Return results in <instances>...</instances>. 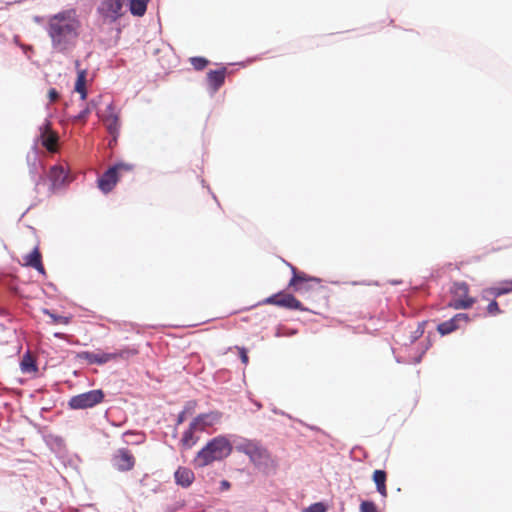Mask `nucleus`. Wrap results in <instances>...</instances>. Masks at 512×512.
<instances>
[{
  "mask_svg": "<svg viewBox=\"0 0 512 512\" xmlns=\"http://www.w3.org/2000/svg\"><path fill=\"white\" fill-rule=\"evenodd\" d=\"M458 329L457 322H439L437 330L441 335H447Z\"/></svg>",
  "mask_w": 512,
  "mask_h": 512,
  "instance_id": "obj_25",
  "label": "nucleus"
},
{
  "mask_svg": "<svg viewBox=\"0 0 512 512\" xmlns=\"http://www.w3.org/2000/svg\"><path fill=\"white\" fill-rule=\"evenodd\" d=\"M103 399L104 392L101 389H95L71 397L68 406L73 410H83L96 406Z\"/></svg>",
  "mask_w": 512,
  "mask_h": 512,
  "instance_id": "obj_7",
  "label": "nucleus"
},
{
  "mask_svg": "<svg viewBox=\"0 0 512 512\" xmlns=\"http://www.w3.org/2000/svg\"><path fill=\"white\" fill-rule=\"evenodd\" d=\"M113 467L121 472L130 471L135 465V458L132 453L126 449H118L112 457Z\"/></svg>",
  "mask_w": 512,
  "mask_h": 512,
  "instance_id": "obj_10",
  "label": "nucleus"
},
{
  "mask_svg": "<svg viewBox=\"0 0 512 512\" xmlns=\"http://www.w3.org/2000/svg\"><path fill=\"white\" fill-rule=\"evenodd\" d=\"M291 309H302V306L300 301L290 294V310Z\"/></svg>",
  "mask_w": 512,
  "mask_h": 512,
  "instance_id": "obj_36",
  "label": "nucleus"
},
{
  "mask_svg": "<svg viewBox=\"0 0 512 512\" xmlns=\"http://www.w3.org/2000/svg\"><path fill=\"white\" fill-rule=\"evenodd\" d=\"M373 480L376 484V489L378 493L386 497L387 496V489H386V473L383 470H375L373 473Z\"/></svg>",
  "mask_w": 512,
  "mask_h": 512,
  "instance_id": "obj_20",
  "label": "nucleus"
},
{
  "mask_svg": "<svg viewBox=\"0 0 512 512\" xmlns=\"http://www.w3.org/2000/svg\"><path fill=\"white\" fill-rule=\"evenodd\" d=\"M290 272L292 273L290 278V289H293L295 292L306 294L320 284L321 280L319 278L308 276L306 273L299 271L291 264Z\"/></svg>",
  "mask_w": 512,
  "mask_h": 512,
  "instance_id": "obj_6",
  "label": "nucleus"
},
{
  "mask_svg": "<svg viewBox=\"0 0 512 512\" xmlns=\"http://www.w3.org/2000/svg\"><path fill=\"white\" fill-rule=\"evenodd\" d=\"M209 320L216 321V320H221V318L216 317V318H210Z\"/></svg>",
  "mask_w": 512,
  "mask_h": 512,
  "instance_id": "obj_46",
  "label": "nucleus"
},
{
  "mask_svg": "<svg viewBox=\"0 0 512 512\" xmlns=\"http://www.w3.org/2000/svg\"><path fill=\"white\" fill-rule=\"evenodd\" d=\"M117 354L115 353H106V352H90V351H81L77 353L76 358L80 361H86L88 364H105L113 359H115Z\"/></svg>",
  "mask_w": 512,
  "mask_h": 512,
  "instance_id": "obj_12",
  "label": "nucleus"
},
{
  "mask_svg": "<svg viewBox=\"0 0 512 512\" xmlns=\"http://www.w3.org/2000/svg\"><path fill=\"white\" fill-rule=\"evenodd\" d=\"M449 320H453V321H456V320H469V317L465 313H458V314L452 316Z\"/></svg>",
  "mask_w": 512,
  "mask_h": 512,
  "instance_id": "obj_38",
  "label": "nucleus"
},
{
  "mask_svg": "<svg viewBox=\"0 0 512 512\" xmlns=\"http://www.w3.org/2000/svg\"><path fill=\"white\" fill-rule=\"evenodd\" d=\"M41 138H42V145L49 151V152H54L56 150V139L53 135L51 136H43L41 135Z\"/></svg>",
  "mask_w": 512,
  "mask_h": 512,
  "instance_id": "obj_27",
  "label": "nucleus"
},
{
  "mask_svg": "<svg viewBox=\"0 0 512 512\" xmlns=\"http://www.w3.org/2000/svg\"><path fill=\"white\" fill-rule=\"evenodd\" d=\"M272 411H273L274 413H276V414H277V413H280V411H279V410H277L276 408H272ZM281 414H282V415H284V412H281Z\"/></svg>",
  "mask_w": 512,
  "mask_h": 512,
  "instance_id": "obj_42",
  "label": "nucleus"
},
{
  "mask_svg": "<svg viewBox=\"0 0 512 512\" xmlns=\"http://www.w3.org/2000/svg\"><path fill=\"white\" fill-rule=\"evenodd\" d=\"M426 322H418L417 328L411 332L410 344L414 343L419 337H421L425 331Z\"/></svg>",
  "mask_w": 512,
  "mask_h": 512,
  "instance_id": "obj_28",
  "label": "nucleus"
},
{
  "mask_svg": "<svg viewBox=\"0 0 512 512\" xmlns=\"http://www.w3.org/2000/svg\"><path fill=\"white\" fill-rule=\"evenodd\" d=\"M360 512H378V511L373 502L363 501L360 505Z\"/></svg>",
  "mask_w": 512,
  "mask_h": 512,
  "instance_id": "obj_31",
  "label": "nucleus"
},
{
  "mask_svg": "<svg viewBox=\"0 0 512 512\" xmlns=\"http://www.w3.org/2000/svg\"><path fill=\"white\" fill-rule=\"evenodd\" d=\"M327 506L323 502H316L308 506L303 512H326Z\"/></svg>",
  "mask_w": 512,
  "mask_h": 512,
  "instance_id": "obj_29",
  "label": "nucleus"
},
{
  "mask_svg": "<svg viewBox=\"0 0 512 512\" xmlns=\"http://www.w3.org/2000/svg\"><path fill=\"white\" fill-rule=\"evenodd\" d=\"M52 317V320H63V321H66V320H70L69 317L67 316H55V315H51Z\"/></svg>",
  "mask_w": 512,
  "mask_h": 512,
  "instance_id": "obj_40",
  "label": "nucleus"
},
{
  "mask_svg": "<svg viewBox=\"0 0 512 512\" xmlns=\"http://www.w3.org/2000/svg\"><path fill=\"white\" fill-rule=\"evenodd\" d=\"M190 62L194 69L198 71L203 70L209 63L206 58L200 56L190 58Z\"/></svg>",
  "mask_w": 512,
  "mask_h": 512,
  "instance_id": "obj_26",
  "label": "nucleus"
},
{
  "mask_svg": "<svg viewBox=\"0 0 512 512\" xmlns=\"http://www.w3.org/2000/svg\"><path fill=\"white\" fill-rule=\"evenodd\" d=\"M512 292V280L505 281L501 283L499 286L492 287L485 291L486 297L493 296L499 297L501 295Z\"/></svg>",
  "mask_w": 512,
  "mask_h": 512,
  "instance_id": "obj_19",
  "label": "nucleus"
},
{
  "mask_svg": "<svg viewBox=\"0 0 512 512\" xmlns=\"http://www.w3.org/2000/svg\"><path fill=\"white\" fill-rule=\"evenodd\" d=\"M133 165L124 162H118L110 166L97 180L98 188L104 193H110L119 181L121 171H131Z\"/></svg>",
  "mask_w": 512,
  "mask_h": 512,
  "instance_id": "obj_5",
  "label": "nucleus"
},
{
  "mask_svg": "<svg viewBox=\"0 0 512 512\" xmlns=\"http://www.w3.org/2000/svg\"><path fill=\"white\" fill-rule=\"evenodd\" d=\"M264 304H274L282 308H288V293L285 290L267 297L262 301Z\"/></svg>",
  "mask_w": 512,
  "mask_h": 512,
  "instance_id": "obj_18",
  "label": "nucleus"
},
{
  "mask_svg": "<svg viewBox=\"0 0 512 512\" xmlns=\"http://www.w3.org/2000/svg\"><path fill=\"white\" fill-rule=\"evenodd\" d=\"M222 485H223L224 487H229V485H230V484H229V482H227V481H222Z\"/></svg>",
  "mask_w": 512,
  "mask_h": 512,
  "instance_id": "obj_43",
  "label": "nucleus"
},
{
  "mask_svg": "<svg viewBox=\"0 0 512 512\" xmlns=\"http://www.w3.org/2000/svg\"><path fill=\"white\" fill-rule=\"evenodd\" d=\"M127 0H100L97 13L104 24L116 23L125 13L123 10Z\"/></svg>",
  "mask_w": 512,
  "mask_h": 512,
  "instance_id": "obj_4",
  "label": "nucleus"
},
{
  "mask_svg": "<svg viewBox=\"0 0 512 512\" xmlns=\"http://www.w3.org/2000/svg\"><path fill=\"white\" fill-rule=\"evenodd\" d=\"M59 92L55 88H51L48 91V97L51 102L56 101L59 98Z\"/></svg>",
  "mask_w": 512,
  "mask_h": 512,
  "instance_id": "obj_37",
  "label": "nucleus"
},
{
  "mask_svg": "<svg viewBox=\"0 0 512 512\" xmlns=\"http://www.w3.org/2000/svg\"><path fill=\"white\" fill-rule=\"evenodd\" d=\"M78 21L70 11L59 12L49 18L46 31L51 39L52 48L65 53L74 46L78 37Z\"/></svg>",
  "mask_w": 512,
  "mask_h": 512,
  "instance_id": "obj_1",
  "label": "nucleus"
},
{
  "mask_svg": "<svg viewBox=\"0 0 512 512\" xmlns=\"http://www.w3.org/2000/svg\"><path fill=\"white\" fill-rule=\"evenodd\" d=\"M255 405H256V407H257L258 409H260V408L262 407L261 403H259V402H255Z\"/></svg>",
  "mask_w": 512,
  "mask_h": 512,
  "instance_id": "obj_44",
  "label": "nucleus"
},
{
  "mask_svg": "<svg viewBox=\"0 0 512 512\" xmlns=\"http://www.w3.org/2000/svg\"><path fill=\"white\" fill-rule=\"evenodd\" d=\"M238 352H239V357L241 359V362L244 364V365H247L248 362H249V358H248V355H247V350L244 348V347H238L236 346L235 347Z\"/></svg>",
  "mask_w": 512,
  "mask_h": 512,
  "instance_id": "obj_34",
  "label": "nucleus"
},
{
  "mask_svg": "<svg viewBox=\"0 0 512 512\" xmlns=\"http://www.w3.org/2000/svg\"><path fill=\"white\" fill-rule=\"evenodd\" d=\"M27 162L29 165L30 176L35 184V188L37 189L41 182L45 181V168L43 163L38 158V149L36 144L33 146L32 152L27 155Z\"/></svg>",
  "mask_w": 512,
  "mask_h": 512,
  "instance_id": "obj_9",
  "label": "nucleus"
},
{
  "mask_svg": "<svg viewBox=\"0 0 512 512\" xmlns=\"http://www.w3.org/2000/svg\"><path fill=\"white\" fill-rule=\"evenodd\" d=\"M195 407H196V402L195 401H188L185 404L183 411H185L186 415L192 414L194 409H195Z\"/></svg>",
  "mask_w": 512,
  "mask_h": 512,
  "instance_id": "obj_35",
  "label": "nucleus"
},
{
  "mask_svg": "<svg viewBox=\"0 0 512 512\" xmlns=\"http://www.w3.org/2000/svg\"><path fill=\"white\" fill-rule=\"evenodd\" d=\"M35 21L36 22H39L40 21V18L38 16L35 17Z\"/></svg>",
  "mask_w": 512,
  "mask_h": 512,
  "instance_id": "obj_48",
  "label": "nucleus"
},
{
  "mask_svg": "<svg viewBox=\"0 0 512 512\" xmlns=\"http://www.w3.org/2000/svg\"><path fill=\"white\" fill-rule=\"evenodd\" d=\"M235 449L247 455L250 461L265 473H271L275 469V461L259 441L241 439L235 445Z\"/></svg>",
  "mask_w": 512,
  "mask_h": 512,
  "instance_id": "obj_2",
  "label": "nucleus"
},
{
  "mask_svg": "<svg viewBox=\"0 0 512 512\" xmlns=\"http://www.w3.org/2000/svg\"><path fill=\"white\" fill-rule=\"evenodd\" d=\"M107 129L110 134H115L118 131V116L114 113V107L112 104L107 106Z\"/></svg>",
  "mask_w": 512,
  "mask_h": 512,
  "instance_id": "obj_22",
  "label": "nucleus"
},
{
  "mask_svg": "<svg viewBox=\"0 0 512 512\" xmlns=\"http://www.w3.org/2000/svg\"><path fill=\"white\" fill-rule=\"evenodd\" d=\"M347 328L356 334L368 332L367 326L363 323H358L357 326H347Z\"/></svg>",
  "mask_w": 512,
  "mask_h": 512,
  "instance_id": "obj_33",
  "label": "nucleus"
},
{
  "mask_svg": "<svg viewBox=\"0 0 512 512\" xmlns=\"http://www.w3.org/2000/svg\"><path fill=\"white\" fill-rule=\"evenodd\" d=\"M174 477L178 485L187 488L192 484L194 480V473L188 468L179 467L176 470Z\"/></svg>",
  "mask_w": 512,
  "mask_h": 512,
  "instance_id": "obj_16",
  "label": "nucleus"
},
{
  "mask_svg": "<svg viewBox=\"0 0 512 512\" xmlns=\"http://www.w3.org/2000/svg\"><path fill=\"white\" fill-rule=\"evenodd\" d=\"M226 68L222 67L217 70H210L207 73L208 86L212 94L217 92L225 82Z\"/></svg>",
  "mask_w": 512,
  "mask_h": 512,
  "instance_id": "obj_14",
  "label": "nucleus"
},
{
  "mask_svg": "<svg viewBox=\"0 0 512 512\" xmlns=\"http://www.w3.org/2000/svg\"><path fill=\"white\" fill-rule=\"evenodd\" d=\"M487 315L490 317H495L500 313V309L498 303L495 300H492L486 307Z\"/></svg>",
  "mask_w": 512,
  "mask_h": 512,
  "instance_id": "obj_30",
  "label": "nucleus"
},
{
  "mask_svg": "<svg viewBox=\"0 0 512 512\" xmlns=\"http://www.w3.org/2000/svg\"><path fill=\"white\" fill-rule=\"evenodd\" d=\"M195 431H197V430L192 429L191 424H190L189 428L184 432L183 437L181 439V442L184 447L191 448L196 443V439L194 437Z\"/></svg>",
  "mask_w": 512,
  "mask_h": 512,
  "instance_id": "obj_23",
  "label": "nucleus"
},
{
  "mask_svg": "<svg viewBox=\"0 0 512 512\" xmlns=\"http://www.w3.org/2000/svg\"><path fill=\"white\" fill-rule=\"evenodd\" d=\"M149 0H130L129 10L133 16L141 17L146 13Z\"/></svg>",
  "mask_w": 512,
  "mask_h": 512,
  "instance_id": "obj_21",
  "label": "nucleus"
},
{
  "mask_svg": "<svg viewBox=\"0 0 512 512\" xmlns=\"http://www.w3.org/2000/svg\"><path fill=\"white\" fill-rule=\"evenodd\" d=\"M50 188L56 190L68 182V172L61 165H54L49 173Z\"/></svg>",
  "mask_w": 512,
  "mask_h": 512,
  "instance_id": "obj_13",
  "label": "nucleus"
},
{
  "mask_svg": "<svg viewBox=\"0 0 512 512\" xmlns=\"http://www.w3.org/2000/svg\"><path fill=\"white\" fill-rule=\"evenodd\" d=\"M232 451V445L225 436H217L203 447L195 458V464L204 467L214 461H221L228 457Z\"/></svg>",
  "mask_w": 512,
  "mask_h": 512,
  "instance_id": "obj_3",
  "label": "nucleus"
},
{
  "mask_svg": "<svg viewBox=\"0 0 512 512\" xmlns=\"http://www.w3.org/2000/svg\"><path fill=\"white\" fill-rule=\"evenodd\" d=\"M89 114H90V109L88 107H86V108L82 109L77 115L74 116V121L84 122V121H86Z\"/></svg>",
  "mask_w": 512,
  "mask_h": 512,
  "instance_id": "obj_32",
  "label": "nucleus"
},
{
  "mask_svg": "<svg viewBox=\"0 0 512 512\" xmlns=\"http://www.w3.org/2000/svg\"><path fill=\"white\" fill-rule=\"evenodd\" d=\"M452 299L450 305L456 309L469 308L474 299L468 297L469 286L465 282H455L451 287Z\"/></svg>",
  "mask_w": 512,
  "mask_h": 512,
  "instance_id": "obj_8",
  "label": "nucleus"
},
{
  "mask_svg": "<svg viewBox=\"0 0 512 512\" xmlns=\"http://www.w3.org/2000/svg\"><path fill=\"white\" fill-rule=\"evenodd\" d=\"M25 265L34 268L41 274H45V269L42 263V256L38 249L35 247L28 255L25 256Z\"/></svg>",
  "mask_w": 512,
  "mask_h": 512,
  "instance_id": "obj_15",
  "label": "nucleus"
},
{
  "mask_svg": "<svg viewBox=\"0 0 512 512\" xmlns=\"http://www.w3.org/2000/svg\"><path fill=\"white\" fill-rule=\"evenodd\" d=\"M391 283H392L393 285H397V284H399V283H400V281L394 280V281H392Z\"/></svg>",
  "mask_w": 512,
  "mask_h": 512,
  "instance_id": "obj_45",
  "label": "nucleus"
},
{
  "mask_svg": "<svg viewBox=\"0 0 512 512\" xmlns=\"http://www.w3.org/2000/svg\"><path fill=\"white\" fill-rule=\"evenodd\" d=\"M428 347L429 346H426L425 349L421 352V354L414 359L415 364H417L421 361L422 355L425 353V351L428 349Z\"/></svg>",
  "mask_w": 512,
  "mask_h": 512,
  "instance_id": "obj_41",
  "label": "nucleus"
},
{
  "mask_svg": "<svg viewBox=\"0 0 512 512\" xmlns=\"http://www.w3.org/2000/svg\"><path fill=\"white\" fill-rule=\"evenodd\" d=\"M21 370L24 373H30L37 370L36 364L29 354L23 356L21 361Z\"/></svg>",
  "mask_w": 512,
  "mask_h": 512,
  "instance_id": "obj_24",
  "label": "nucleus"
},
{
  "mask_svg": "<svg viewBox=\"0 0 512 512\" xmlns=\"http://www.w3.org/2000/svg\"><path fill=\"white\" fill-rule=\"evenodd\" d=\"M222 413L219 411H210L198 415L191 422V428L198 431H204L206 428L211 427L220 422Z\"/></svg>",
  "mask_w": 512,
  "mask_h": 512,
  "instance_id": "obj_11",
  "label": "nucleus"
},
{
  "mask_svg": "<svg viewBox=\"0 0 512 512\" xmlns=\"http://www.w3.org/2000/svg\"><path fill=\"white\" fill-rule=\"evenodd\" d=\"M186 416L185 411L180 412L177 417V425L182 424L186 420Z\"/></svg>",
  "mask_w": 512,
  "mask_h": 512,
  "instance_id": "obj_39",
  "label": "nucleus"
},
{
  "mask_svg": "<svg viewBox=\"0 0 512 512\" xmlns=\"http://www.w3.org/2000/svg\"><path fill=\"white\" fill-rule=\"evenodd\" d=\"M86 77L87 70L82 69L78 71L74 89L80 94L81 100H85L87 98Z\"/></svg>",
  "mask_w": 512,
  "mask_h": 512,
  "instance_id": "obj_17",
  "label": "nucleus"
},
{
  "mask_svg": "<svg viewBox=\"0 0 512 512\" xmlns=\"http://www.w3.org/2000/svg\"><path fill=\"white\" fill-rule=\"evenodd\" d=\"M396 361H397L398 363H402V360H400V359H399V358H397V357H396Z\"/></svg>",
  "mask_w": 512,
  "mask_h": 512,
  "instance_id": "obj_49",
  "label": "nucleus"
},
{
  "mask_svg": "<svg viewBox=\"0 0 512 512\" xmlns=\"http://www.w3.org/2000/svg\"><path fill=\"white\" fill-rule=\"evenodd\" d=\"M54 336H55V337H60V336H61V334H60V333H54Z\"/></svg>",
  "mask_w": 512,
  "mask_h": 512,
  "instance_id": "obj_47",
  "label": "nucleus"
}]
</instances>
